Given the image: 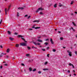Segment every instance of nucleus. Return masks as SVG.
I'll return each mask as SVG.
<instances>
[{
    "label": "nucleus",
    "instance_id": "obj_25",
    "mask_svg": "<svg viewBox=\"0 0 77 77\" xmlns=\"http://www.w3.org/2000/svg\"><path fill=\"white\" fill-rule=\"evenodd\" d=\"M19 16V13L18 12H17V17H18Z\"/></svg>",
    "mask_w": 77,
    "mask_h": 77
},
{
    "label": "nucleus",
    "instance_id": "obj_32",
    "mask_svg": "<svg viewBox=\"0 0 77 77\" xmlns=\"http://www.w3.org/2000/svg\"><path fill=\"white\" fill-rule=\"evenodd\" d=\"M33 43L34 44H35V45H37V44H36V43L35 42H33Z\"/></svg>",
    "mask_w": 77,
    "mask_h": 77
},
{
    "label": "nucleus",
    "instance_id": "obj_43",
    "mask_svg": "<svg viewBox=\"0 0 77 77\" xmlns=\"http://www.w3.org/2000/svg\"><path fill=\"white\" fill-rule=\"evenodd\" d=\"M6 57L7 59H8V58H9V56H8V55H6Z\"/></svg>",
    "mask_w": 77,
    "mask_h": 77
},
{
    "label": "nucleus",
    "instance_id": "obj_33",
    "mask_svg": "<svg viewBox=\"0 0 77 77\" xmlns=\"http://www.w3.org/2000/svg\"><path fill=\"white\" fill-rule=\"evenodd\" d=\"M27 48L28 50H30V47H27Z\"/></svg>",
    "mask_w": 77,
    "mask_h": 77
},
{
    "label": "nucleus",
    "instance_id": "obj_24",
    "mask_svg": "<svg viewBox=\"0 0 77 77\" xmlns=\"http://www.w3.org/2000/svg\"><path fill=\"white\" fill-rule=\"evenodd\" d=\"M72 23L74 26H76V25L74 23V22H72Z\"/></svg>",
    "mask_w": 77,
    "mask_h": 77
},
{
    "label": "nucleus",
    "instance_id": "obj_5",
    "mask_svg": "<svg viewBox=\"0 0 77 77\" xmlns=\"http://www.w3.org/2000/svg\"><path fill=\"white\" fill-rule=\"evenodd\" d=\"M41 27H35V26H33L32 27V28H34L35 29H40Z\"/></svg>",
    "mask_w": 77,
    "mask_h": 77
},
{
    "label": "nucleus",
    "instance_id": "obj_18",
    "mask_svg": "<svg viewBox=\"0 0 77 77\" xmlns=\"http://www.w3.org/2000/svg\"><path fill=\"white\" fill-rule=\"evenodd\" d=\"M34 23H35V22H37V23H38L39 22V21L38 20H35L33 21Z\"/></svg>",
    "mask_w": 77,
    "mask_h": 77
},
{
    "label": "nucleus",
    "instance_id": "obj_22",
    "mask_svg": "<svg viewBox=\"0 0 77 77\" xmlns=\"http://www.w3.org/2000/svg\"><path fill=\"white\" fill-rule=\"evenodd\" d=\"M36 71V69H34L33 70H32V71L34 72V71Z\"/></svg>",
    "mask_w": 77,
    "mask_h": 77
},
{
    "label": "nucleus",
    "instance_id": "obj_58",
    "mask_svg": "<svg viewBox=\"0 0 77 77\" xmlns=\"http://www.w3.org/2000/svg\"><path fill=\"white\" fill-rule=\"evenodd\" d=\"M41 38V37H38V38L39 39V38Z\"/></svg>",
    "mask_w": 77,
    "mask_h": 77
},
{
    "label": "nucleus",
    "instance_id": "obj_15",
    "mask_svg": "<svg viewBox=\"0 0 77 77\" xmlns=\"http://www.w3.org/2000/svg\"><path fill=\"white\" fill-rule=\"evenodd\" d=\"M10 8H11V5H10L9 6L8 9L7 10L8 11H9V9H10Z\"/></svg>",
    "mask_w": 77,
    "mask_h": 77
},
{
    "label": "nucleus",
    "instance_id": "obj_26",
    "mask_svg": "<svg viewBox=\"0 0 77 77\" xmlns=\"http://www.w3.org/2000/svg\"><path fill=\"white\" fill-rule=\"evenodd\" d=\"M73 64H72L71 63H69V66H72V65Z\"/></svg>",
    "mask_w": 77,
    "mask_h": 77
},
{
    "label": "nucleus",
    "instance_id": "obj_62",
    "mask_svg": "<svg viewBox=\"0 0 77 77\" xmlns=\"http://www.w3.org/2000/svg\"><path fill=\"white\" fill-rule=\"evenodd\" d=\"M3 63H6V61H5L3 62Z\"/></svg>",
    "mask_w": 77,
    "mask_h": 77
},
{
    "label": "nucleus",
    "instance_id": "obj_61",
    "mask_svg": "<svg viewBox=\"0 0 77 77\" xmlns=\"http://www.w3.org/2000/svg\"><path fill=\"white\" fill-rule=\"evenodd\" d=\"M74 75L75 76V75H76V74L75 73H74Z\"/></svg>",
    "mask_w": 77,
    "mask_h": 77
},
{
    "label": "nucleus",
    "instance_id": "obj_8",
    "mask_svg": "<svg viewBox=\"0 0 77 77\" xmlns=\"http://www.w3.org/2000/svg\"><path fill=\"white\" fill-rule=\"evenodd\" d=\"M9 39L10 40H11V41H13V40L14 39V38H12V37H10Z\"/></svg>",
    "mask_w": 77,
    "mask_h": 77
},
{
    "label": "nucleus",
    "instance_id": "obj_29",
    "mask_svg": "<svg viewBox=\"0 0 77 77\" xmlns=\"http://www.w3.org/2000/svg\"><path fill=\"white\" fill-rule=\"evenodd\" d=\"M75 54L76 55H77V52L75 51Z\"/></svg>",
    "mask_w": 77,
    "mask_h": 77
},
{
    "label": "nucleus",
    "instance_id": "obj_59",
    "mask_svg": "<svg viewBox=\"0 0 77 77\" xmlns=\"http://www.w3.org/2000/svg\"><path fill=\"white\" fill-rule=\"evenodd\" d=\"M47 49H49V47H48L47 48Z\"/></svg>",
    "mask_w": 77,
    "mask_h": 77
},
{
    "label": "nucleus",
    "instance_id": "obj_23",
    "mask_svg": "<svg viewBox=\"0 0 77 77\" xmlns=\"http://www.w3.org/2000/svg\"><path fill=\"white\" fill-rule=\"evenodd\" d=\"M48 43H47V42H45L44 43V44H45V45H48Z\"/></svg>",
    "mask_w": 77,
    "mask_h": 77
},
{
    "label": "nucleus",
    "instance_id": "obj_57",
    "mask_svg": "<svg viewBox=\"0 0 77 77\" xmlns=\"http://www.w3.org/2000/svg\"><path fill=\"white\" fill-rule=\"evenodd\" d=\"M73 72H75V70H73Z\"/></svg>",
    "mask_w": 77,
    "mask_h": 77
},
{
    "label": "nucleus",
    "instance_id": "obj_42",
    "mask_svg": "<svg viewBox=\"0 0 77 77\" xmlns=\"http://www.w3.org/2000/svg\"><path fill=\"white\" fill-rule=\"evenodd\" d=\"M29 30H33V29L32 28L29 29Z\"/></svg>",
    "mask_w": 77,
    "mask_h": 77
},
{
    "label": "nucleus",
    "instance_id": "obj_11",
    "mask_svg": "<svg viewBox=\"0 0 77 77\" xmlns=\"http://www.w3.org/2000/svg\"><path fill=\"white\" fill-rule=\"evenodd\" d=\"M8 35H11V32H10L9 31H8Z\"/></svg>",
    "mask_w": 77,
    "mask_h": 77
},
{
    "label": "nucleus",
    "instance_id": "obj_48",
    "mask_svg": "<svg viewBox=\"0 0 77 77\" xmlns=\"http://www.w3.org/2000/svg\"><path fill=\"white\" fill-rule=\"evenodd\" d=\"M62 5H59V6H60V7H61V6H62Z\"/></svg>",
    "mask_w": 77,
    "mask_h": 77
},
{
    "label": "nucleus",
    "instance_id": "obj_19",
    "mask_svg": "<svg viewBox=\"0 0 77 77\" xmlns=\"http://www.w3.org/2000/svg\"><path fill=\"white\" fill-rule=\"evenodd\" d=\"M48 69H43V70L44 71H45L46 70H48Z\"/></svg>",
    "mask_w": 77,
    "mask_h": 77
},
{
    "label": "nucleus",
    "instance_id": "obj_12",
    "mask_svg": "<svg viewBox=\"0 0 77 77\" xmlns=\"http://www.w3.org/2000/svg\"><path fill=\"white\" fill-rule=\"evenodd\" d=\"M5 15H7V8H5Z\"/></svg>",
    "mask_w": 77,
    "mask_h": 77
},
{
    "label": "nucleus",
    "instance_id": "obj_52",
    "mask_svg": "<svg viewBox=\"0 0 77 77\" xmlns=\"http://www.w3.org/2000/svg\"><path fill=\"white\" fill-rule=\"evenodd\" d=\"M67 72H69H69H70V71H69V70H68V71H67Z\"/></svg>",
    "mask_w": 77,
    "mask_h": 77
},
{
    "label": "nucleus",
    "instance_id": "obj_1",
    "mask_svg": "<svg viewBox=\"0 0 77 77\" xmlns=\"http://www.w3.org/2000/svg\"><path fill=\"white\" fill-rule=\"evenodd\" d=\"M21 38L23 40L24 42H27L26 41V40H25V39H24V38H24V37L23 36H22L21 35H19L18 36V38Z\"/></svg>",
    "mask_w": 77,
    "mask_h": 77
},
{
    "label": "nucleus",
    "instance_id": "obj_38",
    "mask_svg": "<svg viewBox=\"0 0 77 77\" xmlns=\"http://www.w3.org/2000/svg\"><path fill=\"white\" fill-rule=\"evenodd\" d=\"M14 34L15 35H18V33L17 32H15L14 33Z\"/></svg>",
    "mask_w": 77,
    "mask_h": 77
},
{
    "label": "nucleus",
    "instance_id": "obj_41",
    "mask_svg": "<svg viewBox=\"0 0 77 77\" xmlns=\"http://www.w3.org/2000/svg\"><path fill=\"white\" fill-rule=\"evenodd\" d=\"M60 40H63V38L62 37H60Z\"/></svg>",
    "mask_w": 77,
    "mask_h": 77
},
{
    "label": "nucleus",
    "instance_id": "obj_34",
    "mask_svg": "<svg viewBox=\"0 0 77 77\" xmlns=\"http://www.w3.org/2000/svg\"><path fill=\"white\" fill-rule=\"evenodd\" d=\"M30 17H31V16H29L27 18V19H29V18H30Z\"/></svg>",
    "mask_w": 77,
    "mask_h": 77
},
{
    "label": "nucleus",
    "instance_id": "obj_50",
    "mask_svg": "<svg viewBox=\"0 0 77 77\" xmlns=\"http://www.w3.org/2000/svg\"><path fill=\"white\" fill-rule=\"evenodd\" d=\"M45 41H48V39H45Z\"/></svg>",
    "mask_w": 77,
    "mask_h": 77
},
{
    "label": "nucleus",
    "instance_id": "obj_37",
    "mask_svg": "<svg viewBox=\"0 0 77 77\" xmlns=\"http://www.w3.org/2000/svg\"><path fill=\"white\" fill-rule=\"evenodd\" d=\"M40 14H41V15H43V13L42 12H40Z\"/></svg>",
    "mask_w": 77,
    "mask_h": 77
},
{
    "label": "nucleus",
    "instance_id": "obj_2",
    "mask_svg": "<svg viewBox=\"0 0 77 77\" xmlns=\"http://www.w3.org/2000/svg\"><path fill=\"white\" fill-rule=\"evenodd\" d=\"M67 51L69 53V55L70 57H71L72 56V52L69 51V50H67Z\"/></svg>",
    "mask_w": 77,
    "mask_h": 77
},
{
    "label": "nucleus",
    "instance_id": "obj_20",
    "mask_svg": "<svg viewBox=\"0 0 77 77\" xmlns=\"http://www.w3.org/2000/svg\"><path fill=\"white\" fill-rule=\"evenodd\" d=\"M47 63H48V61H46L45 63L44 64L47 65Z\"/></svg>",
    "mask_w": 77,
    "mask_h": 77
},
{
    "label": "nucleus",
    "instance_id": "obj_54",
    "mask_svg": "<svg viewBox=\"0 0 77 77\" xmlns=\"http://www.w3.org/2000/svg\"><path fill=\"white\" fill-rule=\"evenodd\" d=\"M35 47H34V46H32V48H34Z\"/></svg>",
    "mask_w": 77,
    "mask_h": 77
},
{
    "label": "nucleus",
    "instance_id": "obj_36",
    "mask_svg": "<svg viewBox=\"0 0 77 77\" xmlns=\"http://www.w3.org/2000/svg\"><path fill=\"white\" fill-rule=\"evenodd\" d=\"M2 19L0 22V24H1V23H2Z\"/></svg>",
    "mask_w": 77,
    "mask_h": 77
},
{
    "label": "nucleus",
    "instance_id": "obj_49",
    "mask_svg": "<svg viewBox=\"0 0 77 77\" xmlns=\"http://www.w3.org/2000/svg\"><path fill=\"white\" fill-rule=\"evenodd\" d=\"M72 67L73 68H74V65H73V64L72 65Z\"/></svg>",
    "mask_w": 77,
    "mask_h": 77
},
{
    "label": "nucleus",
    "instance_id": "obj_16",
    "mask_svg": "<svg viewBox=\"0 0 77 77\" xmlns=\"http://www.w3.org/2000/svg\"><path fill=\"white\" fill-rule=\"evenodd\" d=\"M9 49H8L7 50V53H9Z\"/></svg>",
    "mask_w": 77,
    "mask_h": 77
},
{
    "label": "nucleus",
    "instance_id": "obj_44",
    "mask_svg": "<svg viewBox=\"0 0 77 77\" xmlns=\"http://www.w3.org/2000/svg\"><path fill=\"white\" fill-rule=\"evenodd\" d=\"M4 65H5V66H8V64H5Z\"/></svg>",
    "mask_w": 77,
    "mask_h": 77
},
{
    "label": "nucleus",
    "instance_id": "obj_63",
    "mask_svg": "<svg viewBox=\"0 0 77 77\" xmlns=\"http://www.w3.org/2000/svg\"><path fill=\"white\" fill-rule=\"evenodd\" d=\"M55 31H56V30H57V29H55Z\"/></svg>",
    "mask_w": 77,
    "mask_h": 77
},
{
    "label": "nucleus",
    "instance_id": "obj_46",
    "mask_svg": "<svg viewBox=\"0 0 77 77\" xmlns=\"http://www.w3.org/2000/svg\"><path fill=\"white\" fill-rule=\"evenodd\" d=\"M2 68H3V66H1V67H0L1 69H2Z\"/></svg>",
    "mask_w": 77,
    "mask_h": 77
},
{
    "label": "nucleus",
    "instance_id": "obj_51",
    "mask_svg": "<svg viewBox=\"0 0 77 77\" xmlns=\"http://www.w3.org/2000/svg\"><path fill=\"white\" fill-rule=\"evenodd\" d=\"M0 47H1V48H3V47H2V45L0 46Z\"/></svg>",
    "mask_w": 77,
    "mask_h": 77
},
{
    "label": "nucleus",
    "instance_id": "obj_17",
    "mask_svg": "<svg viewBox=\"0 0 77 77\" xmlns=\"http://www.w3.org/2000/svg\"><path fill=\"white\" fill-rule=\"evenodd\" d=\"M54 8H56L57 7V4H55L54 6Z\"/></svg>",
    "mask_w": 77,
    "mask_h": 77
},
{
    "label": "nucleus",
    "instance_id": "obj_35",
    "mask_svg": "<svg viewBox=\"0 0 77 77\" xmlns=\"http://www.w3.org/2000/svg\"><path fill=\"white\" fill-rule=\"evenodd\" d=\"M21 65H22V66H25V65H24V64L23 63H22L21 64Z\"/></svg>",
    "mask_w": 77,
    "mask_h": 77
},
{
    "label": "nucleus",
    "instance_id": "obj_4",
    "mask_svg": "<svg viewBox=\"0 0 77 77\" xmlns=\"http://www.w3.org/2000/svg\"><path fill=\"white\" fill-rule=\"evenodd\" d=\"M26 45L27 44L23 42L20 43V45L22 46H26Z\"/></svg>",
    "mask_w": 77,
    "mask_h": 77
},
{
    "label": "nucleus",
    "instance_id": "obj_28",
    "mask_svg": "<svg viewBox=\"0 0 77 77\" xmlns=\"http://www.w3.org/2000/svg\"><path fill=\"white\" fill-rule=\"evenodd\" d=\"M41 72H42L41 71H39L38 72V74H41Z\"/></svg>",
    "mask_w": 77,
    "mask_h": 77
},
{
    "label": "nucleus",
    "instance_id": "obj_53",
    "mask_svg": "<svg viewBox=\"0 0 77 77\" xmlns=\"http://www.w3.org/2000/svg\"><path fill=\"white\" fill-rule=\"evenodd\" d=\"M58 33H61V32L60 31H58Z\"/></svg>",
    "mask_w": 77,
    "mask_h": 77
},
{
    "label": "nucleus",
    "instance_id": "obj_13",
    "mask_svg": "<svg viewBox=\"0 0 77 77\" xmlns=\"http://www.w3.org/2000/svg\"><path fill=\"white\" fill-rule=\"evenodd\" d=\"M16 47H17V48L19 47V45H18V44H16Z\"/></svg>",
    "mask_w": 77,
    "mask_h": 77
},
{
    "label": "nucleus",
    "instance_id": "obj_31",
    "mask_svg": "<svg viewBox=\"0 0 77 77\" xmlns=\"http://www.w3.org/2000/svg\"><path fill=\"white\" fill-rule=\"evenodd\" d=\"M56 50L54 49L53 50V52H55L56 51Z\"/></svg>",
    "mask_w": 77,
    "mask_h": 77
},
{
    "label": "nucleus",
    "instance_id": "obj_10",
    "mask_svg": "<svg viewBox=\"0 0 77 77\" xmlns=\"http://www.w3.org/2000/svg\"><path fill=\"white\" fill-rule=\"evenodd\" d=\"M38 41V42H42V40H40V39H38L37 40Z\"/></svg>",
    "mask_w": 77,
    "mask_h": 77
},
{
    "label": "nucleus",
    "instance_id": "obj_3",
    "mask_svg": "<svg viewBox=\"0 0 77 77\" xmlns=\"http://www.w3.org/2000/svg\"><path fill=\"white\" fill-rule=\"evenodd\" d=\"M42 10H44V9H43L42 8H39L36 11V12H39V11H42Z\"/></svg>",
    "mask_w": 77,
    "mask_h": 77
},
{
    "label": "nucleus",
    "instance_id": "obj_21",
    "mask_svg": "<svg viewBox=\"0 0 77 77\" xmlns=\"http://www.w3.org/2000/svg\"><path fill=\"white\" fill-rule=\"evenodd\" d=\"M29 56H30V55L29 54H27L26 55V56H27V57H28Z\"/></svg>",
    "mask_w": 77,
    "mask_h": 77
},
{
    "label": "nucleus",
    "instance_id": "obj_60",
    "mask_svg": "<svg viewBox=\"0 0 77 77\" xmlns=\"http://www.w3.org/2000/svg\"><path fill=\"white\" fill-rule=\"evenodd\" d=\"M63 48H65V47H63Z\"/></svg>",
    "mask_w": 77,
    "mask_h": 77
},
{
    "label": "nucleus",
    "instance_id": "obj_9",
    "mask_svg": "<svg viewBox=\"0 0 77 77\" xmlns=\"http://www.w3.org/2000/svg\"><path fill=\"white\" fill-rule=\"evenodd\" d=\"M18 9H21V10H23L24 9V8H21V7H19L18 8Z\"/></svg>",
    "mask_w": 77,
    "mask_h": 77
},
{
    "label": "nucleus",
    "instance_id": "obj_56",
    "mask_svg": "<svg viewBox=\"0 0 77 77\" xmlns=\"http://www.w3.org/2000/svg\"><path fill=\"white\" fill-rule=\"evenodd\" d=\"M71 15H73V14H72V13H71Z\"/></svg>",
    "mask_w": 77,
    "mask_h": 77
},
{
    "label": "nucleus",
    "instance_id": "obj_27",
    "mask_svg": "<svg viewBox=\"0 0 77 77\" xmlns=\"http://www.w3.org/2000/svg\"><path fill=\"white\" fill-rule=\"evenodd\" d=\"M73 3H74V1H72L71 2V5H72V4H73Z\"/></svg>",
    "mask_w": 77,
    "mask_h": 77
},
{
    "label": "nucleus",
    "instance_id": "obj_6",
    "mask_svg": "<svg viewBox=\"0 0 77 77\" xmlns=\"http://www.w3.org/2000/svg\"><path fill=\"white\" fill-rule=\"evenodd\" d=\"M50 42L52 44H54V42H53V40L51 38L50 39Z\"/></svg>",
    "mask_w": 77,
    "mask_h": 77
},
{
    "label": "nucleus",
    "instance_id": "obj_45",
    "mask_svg": "<svg viewBox=\"0 0 77 77\" xmlns=\"http://www.w3.org/2000/svg\"><path fill=\"white\" fill-rule=\"evenodd\" d=\"M28 15L27 14H26V15H25L24 16V17H27Z\"/></svg>",
    "mask_w": 77,
    "mask_h": 77
},
{
    "label": "nucleus",
    "instance_id": "obj_55",
    "mask_svg": "<svg viewBox=\"0 0 77 77\" xmlns=\"http://www.w3.org/2000/svg\"><path fill=\"white\" fill-rule=\"evenodd\" d=\"M75 14H77V12H75Z\"/></svg>",
    "mask_w": 77,
    "mask_h": 77
},
{
    "label": "nucleus",
    "instance_id": "obj_7",
    "mask_svg": "<svg viewBox=\"0 0 77 77\" xmlns=\"http://www.w3.org/2000/svg\"><path fill=\"white\" fill-rule=\"evenodd\" d=\"M3 55H4V54L6 55V54H4L3 53H2L0 55V57H2L3 56Z\"/></svg>",
    "mask_w": 77,
    "mask_h": 77
},
{
    "label": "nucleus",
    "instance_id": "obj_47",
    "mask_svg": "<svg viewBox=\"0 0 77 77\" xmlns=\"http://www.w3.org/2000/svg\"><path fill=\"white\" fill-rule=\"evenodd\" d=\"M73 30V31H74V29H73V27H72L71 28Z\"/></svg>",
    "mask_w": 77,
    "mask_h": 77
},
{
    "label": "nucleus",
    "instance_id": "obj_40",
    "mask_svg": "<svg viewBox=\"0 0 77 77\" xmlns=\"http://www.w3.org/2000/svg\"><path fill=\"white\" fill-rule=\"evenodd\" d=\"M37 45H40L41 44H40V43H38L37 44Z\"/></svg>",
    "mask_w": 77,
    "mask_h": 77
},
{
    "label": "nucleus",
    "instance_id": "obj_39",
    "mask_svg": "<svg viewBox=\"0 0 77 77\" xmlns=\"http://www.w3.org/2000/svg\"><path fill=\"white\" fill-rule=\"evenodd\" d=\"M49 56H50V54H48L47 55V57H49Z\"/></svg>",
    "mask_w": 77,
    "mask_h": 77
},
{
    "label": "nucleus",
    "instance_id": "obj_14",
    "mask_svg": "<svg viewBox=\"0 0 77 77\" xmlns=\"http://www.w3.org/2000/svg\"><path fill=\"white\" fill-rule=\"evenodd\" d=\"M29 71H32V69L31 67H30L29 68Z\"/></svg>",
    "mask_w": 77,
    "mask_h": 77
},
{
    "label": "nucleus",
    "instance_id": "obj_30",
    "mask_svg": "<svg viewBox=\"0 0 77 77\" xmlns=\"http://www.w3.org/2000/svg\"><path fill=\"white\" fill-rule=\"evenodd\" d=\"M42 50H43V51H45V49H42Z\"/></svg>",
    "mask_w": 77,
    "mask_h": 77
},
{
    "label": "nucleus",
    "instance_id": "obj_64",
    "mask_svg": "<svg viewBox=\"0 0 77 77\" xmlns=\"http://www.w3.org/2000/svg\"><path fill=\"white\" fill-rule=\"evenodd\" d=\"M28 62H31V61L30 60L28 61Z\"/></svg>",
    "mask_w": 77,
    "mask_h": 77
}]
</instances>
